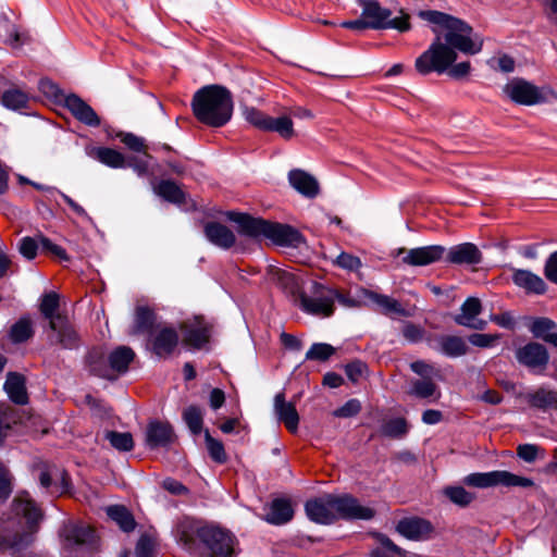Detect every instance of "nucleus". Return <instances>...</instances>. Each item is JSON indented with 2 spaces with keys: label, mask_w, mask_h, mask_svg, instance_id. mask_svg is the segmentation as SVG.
<instances>
[{
  "label": "nucleus",
  "mask_w": 557,
  "mask_h": 557,
  "mask_svg": "<svg viewBox=\"0 0 557 557\" xmlns=\"http://www.w3.org/2000/svg\"><path fill=\"white\" fill-rule=\"evenodd\" d=\"M539 447L533 444H522L517 448V455L527 462H533L537 457Z\"/></svg>",
  "instance_id": "338daca9"
},
{
  "label": "nucleus",
  "mask_w": 557,
  "mask_h": 557,
  "mask_svg": "<svg viewBox=\"0 0 557 557\" xmlns=\"http://www.w3.org/2000/svg\"><path fill=\"white\" fill-rule=\"evenodd\" d=\"M503 91L511 101L518 104L533 106L544 101L540 89L521 78H515L507 83Z\"/></svg>",
  "instance_id": "9b49d317"
},
{
  "label": "nucleus",
  "mask_w": 557,
  "mask_h": 557,
  "mask_svg": "<svg viewBox=\"0 0 557 557\" xmlns=\"http://www.w3.org/2000/svg\"><path fill=\"white\" fill-rule=\"evenodd\" d=\"M226 218L237 225L240 235L252 238L265 237L269 221L236 211L226 212Z\"/></svg>",
  "instance_id": "2eb2a0df"
},
{
  "label": "nucleus",
  "mask_w": 557,
  "mask_h": 557,
  "mask_svg": "<svg viewBox=\"0 0 557 557\" xmlns=\"http://www.w3.org/2000/svg\"><path fill=\"white\" fill-rule=\"evenodd\" d=\"M498 339V335L474 333L468 337V341L476 347H491Z\"/></svg>",
  "instance_id": "e2e57ef3"
},
{
  "label": "nucleus",
  "mask_w": 557,
  "mask_h": 557,
  "mask_svg": "<svg viewBox=\"0 0 557 557\" xmlns=\"http://www.w3.org/2000/svg\"><path fill=\"white\" fill-rule=\"evenodd\" d=\"M244 116L247 122L260 131H265L268 121L270 119V115L252 107L244 109Z\"/></svg>",
  "instance_id": "603ef678"
},
{
  "label": "nucleus",
  "mask_w": 557,
  "mask_h": 557,
  "mask_svg": "<svg viewBox=\"0 0 557 557\" xmlns=\"http://www.w3.org/2000/svg\"><path fill=\"white\" fill-rule=\"evenodd\" d=\"M396 530L404 537L411 541H428L435 534V528L432 522L420 517L399 520Z\"/></svg>",
  "instance_id": "ddd939ff"
},
{
  "label": "nucleus",
  "mask_w": 557,
  "mask_h": 557,
  "mask_svg": "<svg viewBox=\"0 0 557 557\" xmlns=\"http://www.w3.org/2000/svg\"><path fill=\"white\" fill-rule=\"evenodd\" d=\"M443 493L451 503L460 507L469 506L475 498L473 493L462 486H446Z\"/></svg>",
  "instance_id": "a18cd8bd"
},
{
  "label": "nucleus",
  "mask_w": 557,
  "mask_h": 557,
  "mask_svg": "<svg viewBox=\"0 0 557 557\" xmlns=\"http://www.w3.org/2000/svg\"><path fill=\"white\" fill-rule=\"evenodd\" d=\"M446 261L453 264L475 265L482 262V252L472 243H462L449 248Z\"/></svg>",
  "instance_id": "6ab92c4d"
},
{
  "label": "nucleus",
  "mask_w": 557,
  "mask_h": 557,
  "mask_svg": "<svg viewBox=\"0 0 557 557\" xmlns=\"http://www.w3.org/2000/svg\"><path fill=\"white\" fill-rule=\"evenodd\" d=\"M409 394L421 399L438 400L441 391L433 379H418L411 382Z\"/></svg>",
  "instance_id": "f704fd0d"
},
{
  "label": "nucleus",
  "mask_w": 557,
  "mask_h": 557,
  "mask_svg": "<svg viewBox=\"0 0 557 557\" xmlns=\"http://www.w3.org/2000/svg\"><path fill=\"white\" fill-rule=\"evenodd\" d=\"M136 557H154V543L148 535H141L135 548Z\"/></svg>",
  "instance_id": "bf43d9fd"
},
{
  "label": "nucleus",
  "mask_w": 557,
  "mask_h": 557,
  "mask_svg": "<svg viewBox=\"0 0 557 557\" xmlns=\"http://www.w3.org/2000/svg\"><path fill=\"white\" fill-rule=\"evenodd\" d=\"M62 535L70 545H90L95 542V530L83 524H67Z\"/></svg>",
  "instance_id": "c756f323"
},
{
  "label": "nucleus",
  "mask_w": 557,
  "mask_h": 557,
  "mask_svg": "<svg viewBox=\"0 0 557 557\" xmlns=\"http://www.w3.org/2000/svg\"><path fill=\"white\" fill-rule=\"evenodd\" d=\"M419 16L445 29V42L437 37L430 48L416 60V69L420 74L446 72L457 60L456 50L470 55L481 52L483 39L465 21L435 10L421 11Z\"/></svg>",
  "instance_id": "f257e3e1"
},
{
  "label": "nucleus",
  "mask_w": 557,
  "mask_h": 557,
  "mask_svg": "<svg viewBox=\"0 0 557 557\" xmlns=\"http://www.w3.org/2000/svg\"><path fill=\"white\" fill-rule=\"evenodd\" d=\"M11 408L4 404H0V444L4 441L8 431L11 428L9 411Z\"/></svg>",
  "instance_id": "774afa93"
},
{
  "label": "nucleus",
  "mask_w": 557,
  "mask_h": 557,
  "mask_svg": "<svg viewBox=\"0 0 557 557\" xmlns=\"http://www.w3.org/2000/svg\"><path fill=\"white\" fill-rule=\"evenodd\" d=\"M45 332L50 346H57L67 350H74L81 347V336L67 315L57 318L48 323Z\"/></svg>",
  "instance_id": "1a4fd4ad"
},
{
  "label": "nucleus",
  "mask_w": 557,
  "mask_h": 557,
  "mask_svg": "<svg viewBox=\"0 0 557 557\" xmlns=\"http://www.w3.org/2000/svg\"><path fill=\"white\" fill-rule=\"evenodd\" d=\"M511 280L516 286L528 294L543 295L547 290L545 281L529 270L512 269Z\"/></svg>",
  "instance_id": "412c9836"
},
{
  "label": "nucleus",
  "mask_w": 557,
  "mask_h": 557,
  "mask_svg": "<svg viewBox=\"0 0 557 557\" xmlns=\"http://www.w3.org/2000/svg\"><path fill=\"white\" fill-rule=\"evenodd\" d=\"M294 510L289 500L284 498L273 499L264 516V520L270 524L282 525L293 519Z\"/></svg>",
  "instance_id": "a878e982"
},
{
  "label": "nucleus",
  "mask_w": 557,
  "mask_h": 557,
  "mask_svg": "<svg viewBox=\"0 0 557 557\" xmlns=\"http://www.w3.org/2000/svg\"><path fill=\"white\" fill-rule=\"evenodd\" d=\"M86 153L88 157L101 162L102 164L109 168H126L125 157L115 149L108 147H87Z\"/></svg>",
  "instance_id": "bb28decb"
},
{
  "label": "nucleus",
  "mask_w": 557,
  "mask_h": 557,
  "mask_svg": "<svg viewBox=\"0 0 557 557\" xmlns=\"http://www.w3.org/2000/svg\"><path fill=\"white\" fill-rule=\"evenodd\" d=\"M519 364L525 367L535 374H543L549 361L546 347L537 342H529L515 351Z\"/></svg>",
  "instance_id": "9d476101"
},
{
  "label": "nucleus",
  "mask_w": 557,
  "mask_h": 557,
  "mask_svg": "<svg viewBox=\"0 0 557 557\" xmlns=\"http://www.w3.org/2000/svg\"><path fill=\"white\" fill-rule=\"evenodd\" d=\"M555 326V322L548 318H536L532 321L530 331L536 338L550 344V336H557V333L550 332Z\"/></svg>",
  "instance_id": "79ce46f5"
},
{
  "label": "nucleus",
  "mask_w": 557,
  "mask_h": 557,
  "mask_svg": "<svg viewBox=\"0 0 557 557\" xmlns=\"http://www.w3.org/2000/svg\"><path fill=\"white\" fill-rule=\"evenodd\" d=\"M121 141L131 150L136 152L145 151L146 145L141 137H138L132 133H125L120 135Z\"/></svg>",
  "instance_id": "052dcab7"
},
{
  "label": "nucleus",
  "mask_w": 557,
  "mask_h": 557,
  "mask_svg": "<svg viewBox=\"0 0 557 557\" xmlns=\"http://www.w3.org/2000/svg\"><path fill=\"white\" fill-rule=\"evenodd\" d=\"M446 252L444 246L431 245L412 249L400 248L398 256L405 253L403 262L412 267H424L441 260Z\"/></svg>",
  "instance_id": "4468645a"
},
{
  "label": "nucleus",
  "mask_w": 557,
  "mask_h": 557,
  "mask_svg": "<svg viewBox=\"0 0 557 557\" xmlns=\"http://www.w3.org/2000/svg\"><path fill=\"white\" fill-rule=\"evenodd\" d=\"M64 107L76 120L85 125L97 127L101 123L100 117L96 111L75 94L65 96Z\"/></svg>",
  "instance_id": "dca6fc26"
},
{
  "label": "nucleus",
  "mask_w": 557,
  "mask_h": 557,
  "mask_svg": "<svg viewBox=\"0 0 557 557\" xmlns=\"http://www.w3.org/2000/svg\"><path fill=\"white\" fill-rule=\"evenodd\" d=\"M191 109L197 121L207 126L219 128L232 119L233 97L224 86H203L194 94Z\"/></svg>",
  "instance_id": "20e7f679"
},
{
  "label": "nucleus",
  "mask_w": 557,
  "mask_h": 557,
  "mask_svg": "<svg viewBox=\"0 0 557 557\" xmlns=\"http://www.w3.org/2000/svg\"><path fill=\"white\" fill-rule=\"evenodd\" d=\"M180 540L188 550L195 549L197 542L203 544L209 557L236 556V539L230 532L219 528L200 527L191 534L183 531Z\"/></svg>",
  "instance_id": "39448f33"
},
{
  "label": "nucleus",
  "mask_w": 557,
  "mask_h": 557,
  "mask_svg": "<svg viewBox=\"0 0 557 557\" xmlns=\"http://www.w3.org/2000/svg\"><path fill=\"white\" fill-rule=\"evenodd\" d=\"M154 193L164 200L182 205L186 201V194L182 188L172 180H162L153 188Z\"/></svg>",
  "instance_id": "473e14b6"
},
{
  "label": "nucleus",
  "mask_w": 557,
  "mask_h": 557,
  "mask_svg": "<svg viewBox=\"0 0 557 557\" xmlns=\"http://www.w3.org/2000/svg\"><path fill=\"white\" fill-rule=\"evenodd\" d=\"M211 326L202 319L196 318L195 321L186 325L184 342L193 348H202L210 338Z\"/></svg>",
  "instance_id": "b1692460"
},
{
  "label": "nucleus",
  "mask_w": 557,
  "mask_h": 557,
  "mask_svg": "<svg viewBox=\"0 0 557 557\" xmlns=\"http://www.w3.org/2000/svg\"><path fill=\"white\" fill-rule=\"evenodd\" d=\"M401 333L408 343L416 344L423 339L425 331L421 325L405 321Z\"/></svg>",
  "instance_id": "864d4df0"
},
{
  "label": "nucleus",
  "mask_w": 557,
  "mask_h": 557,
  "mask_svg": "<svg viewBox=\"0 0 557 557\" xmlns=\"http://www.w3.org/2000/svg\"><path fill=\"white\" fill-rule=\"evenodd\" d=\"M362 9V16L368 22L370 29H397L407 32L410 29L409 15L401 12L400 16L392 18V11L383 8L377 0H358Z\"/></svg>",
  "instance_id": "423d86ee"
},
{
  "label": "nucleus",
  "mask_w": 557,
  "mask_h": 557,
  "mask_svg": "<svg viewBox=\"0 0 557 557\" xmlns=\"http://www.w3.org/2000/svg\"><path fill=\"white\" fill-rule=\"evenodd\" d=\"M440 351L450 358L461 357L467 354L466 341L456 335H443L437 338Z\"/></svg>",
  "instance_id": "72a5a7b5"
},
{
  "label": "nucleus",
  "mask_w": 557,
  "mask_h": 557,
  "mask_svg": "<svg viewBox=\"0 0 557 557\" xmlns=\"http://www.w3.org/2000/svg\"><path fill=\"white\" fill-rule=\"evenodd\" d=\"M135 352L132 348L120 346L114 349L109 356L110 373L117 374L125 373L128 370L129 363L134 360Z\"/></svg>",
  "instance_id": "2f4dec72"
},
{
  "label": "nucleus",
  "mask_w": 557,
  "mask_h": 557,
  "mask_svg": "<svg viewBox=\"0 0 557 557\" xmlns=\"http://www.w3.org/2000/svg\"><path fill=\"white\" fill-rule=\"evenodd\" d=\"M462 482L468 486L478 488H487L497 485L506 487H531L534 485L532 479L520 476L506 470L470 473L463 478Z\"/></svg>",
  "instance_id": "0eeeda50"
},
{
  "label": "nucleus",
  "mask_w": 557,
  "mask_h": 557,
  "mask_svg": "<svg viewBox=\"0 0 557 557\" xmlns=\"http://www.w3.org/2000/svg\"><path fill=\"white\" fill-rule=\"evenodd\" d=\"M44 513L26 491L20 492L11 504L10 517L0 521V548L20 549L29 544Z\"/></svg>",
  "instance_id": "f03ea898"
},
{
  "label": "nucleus",
  "mask_w": 557,
  "mask_h": 557,
  "mask_svg": "<svg viewBox=\"0 0 557 557\" xmlns=\"http://www.w3.org/2000/svg\"><path fill=\"white\" fill-rule=\"evenodd\" d=\"M367 299L372 304L376 305L380 309V312L384 315H410V313L403 307V305L397 299L391 296L379 294L375 292H368Z\"/></svg>",
  "instance_id": "c85d7f7f"
},
{
  "label": "nucleus",
  "mask_w": 557,
  "mask_h": 557,
  "mask_svg": "<svg viewBox=\"0 0 557 557\" xmlns=\"http://www.w3.org/2000/svg\"><path fill=\"white\" fill-rule=\"evenodd\" d=\"M270 278L286 292L295 293L297 282L294 274L278 268L270 270Z\"/></svg>",
  "instance_id": "de8ad7c7"
},
{
  "label": "nucleus",
  "mask_w": 557,
  "mask_h": 557,
  "mask_svg": "<svg viewBox=\"0 0 557 557\" xmlns=\"http://www.w3.org/2000/svg\"><path fill=\"white\" fill-rule=\"evenodd\" d=\"M3 388L9 398L16 405L28 403L25 377L17 372H9Z\"/></svg>",
  "instance_id": "cd10ccee"
},
{
  "label": "nucleus",
  "mask_w": 557,
  "mask_h": 557,
  "mask_svg": "<svg viewBox=\"0 0 557 557\" xmlns=\"http://www.w3.org/2000/svg\"><path fill=\"white\" fill-rule=\"evenodd\" d=\"M274 245L282 247L300 248L306 244L304 235L295 227L288 224L270 222L268 224L265 237Z\"/></svg>",
  "instance_id": "f8f14e48"
},
{
  "label": "nucleus",
  "mask_w": 557,
  "mask_h": 557,
  "mask_svg": "<svg viewBox=\"0 0 557 557\" xmlns=\"http://www.w3.org/2000/svg\"><path fill=\"white\" fill-rule=\"evenodd\" d=\"M175 440L172 425L159 420L150 421L146 429V444L149 448L166 447Z\"/></svg>",
  "instance_id": "f3484780"
},
{
  "label": "nucleus",
  "mask_w": 557,
  "mask_h": 557,
  "mask_svg": "<svg viewBox=\"0 0 557 557\" xmlns=\"http://www.w3.org/2000/svg\"><path fill=\"white\" fill-rule=\"evenodd\" d=\"M34 334L29 318H21L14 323L10 331V338L13 343L20 344L29 339Z\"/></svg>",
  "instance_id": "37998d69"
},
{
  "label": "nucleus",
  "mask_w": 557,
  "mask_h": 557,
  "mask_svg": "<svg viewBox=\"0 0 557 557\" xmlns=\"http://www.w3.org/2000/svg\"><path fill=\"white\" fill-rule=\"evenodd\" d=\"M361 410V404L358 399H349L342 407L334 411V416L338 418H350L358 414Z\"/></svg>",
  "instance_id": "13d9d810"
},
{
  "label": "nucleus",
  "mask_w": 557,
  "mask_h": 557,
  "mask_svg": "<svg viewBox=\"0 0 557 557\" xmlns=\"http://www.w3.org/2000/svg\"><path fill=\"white\" fill-rule=\"evenodd\" d=\"M545 277L557 285V250L548 256L544 264Z\"/></svg>",
  "instance_id": "0e129e2a"
},
{
  "label": "nucleus",
  "mask_w": 557,
  "mask_h": 557,
  "mask_svg": "<svg viewBox=\"0 0 557 557\" xmlns=\"http://www.w3.org/2000/svg\"><path fill=\"white\" fill-rule=\"evenodd\" d=\"M410 369L412 372L421 376V379H433L434 376H438V371L435 370L432 364L426 363L423 360L411 362Z\"/></svg>",
  "instance_id": "4d7b16f0"
},
{
  "label": "nucleus",
  "mask_w": 557,
  "mask_h": 557,
  "mask_svg": "<svg viewBox=\"0 0 557 557\" xmlns=\"http://www.w3.org/2000/svg\"><path fill=\"white\" fill-rule=\"evenodd\" d=\"M334 264L348 271H357L362 267L359 257L344 251L336 257Z\"/></svg>",
  "instance_id": "5fc2aeb1"
},
{
  "label": "nucleus",
  "mask_w": 557,
  "mask_h": 557,
  "mask_svg": "<svg viewBox=\"0 0 557 557\" xmlns=\"http://www.w3.org/2000/svg\"><path fill=\"white\" fill-rule=\"evenodd\" d=\"M335 348L326 343H314L306 352L307 360L326 361L334 355Z\"/></svg>",
  "instance_id": "3c124183"
},
{
  "label": "nucleus",
  "mask_w": 557,
  "mask_h": 557,
  "mask_svg": "<svg viewBox=\"0 0 557 557\" xmlns=\"http://www.w3.org/2000/svg\"><path fill=\"white\" fill-rule=\"evenodd\" d=\"M528 401L532 407L547 409L557 406V392L540 387L528 395Z\"/></svg>",
  "instance_id": "e433bc0d"
},
{
  "label": "nucleus",
  "mask_w": 557,
  "mask_h": 557,
  "mask_svg": "<svg viewBox=\"0 0 557 557\" xmlns=\"http://www.w3.org/2000/svg\"><path fill=\"white\" fill-rule=\"evenodd\" d=\"M288 182L293 188L307 198H314L319 194L317 180L304 170L295 169L289 171Z\"/></svg>",
  "instance_id": "393cba45"
},
{
  "label": "nucleus",
  "mask_w": 557,
  "mask_h": 557,
  "mask_svg": "<svg viewBox=\"0 0 557 557\" xmlns=\"http://www.w3.org/2000/svg\"><path fill=\"white\" fill-rule=\"evenodd\" d=\"M178 344V334L172 327L159 330L151 338V349L159 358L169 357Z\"/></svg>",
  "instance_id": "4be33fe9"
},
{
  "label": "nucleus",
  "mask_w": 557,
  "mask_h": 557,
  "mask_svg": "<svg viewBox=\"0 0 557 557\" xmlns=\"http://www.w3.org/2000/svg\"><path fill=\"white\" fill-rule=\"evenodd\" d=\"M308 518L320 524H331L337 519L370 520L375 511L372 508L361 506L351 495L324 494L309 499L305 504Z\"/></svg>",
  "instance_id": "7ed1b4c3"
},
{
  "label": "nucleus",
  "mask_w": 557,
  "mask_h": 557,
  "mask_svg": "<svg viewBox=\"0 0 557 557\" xmlns=\"http://www.w3.org/2000/svg\"><path fill=\"white\" fill-rule=\"evenodd\" d=\"M207 239L221 249H230L236 243L235 234L226 225L219 222H208L203 228Z\"/></svg>",
  "instance_id": "5701e85b"
},
{
  "label": "nucleus",
  "mask_w": 557,
  "mask_h": 557,
  "mask_svg": "<svg viewBox=\"0 0 557 557\" xmlns=\"http://www.w3.org/2000/svg\"><path fill=\"white\" fill-rule=\"evenodd\" d=\"M482 311V304L479 298L469 297L461 305L460 313L454 318V321L461 326L473 330H484L486 321L478 319Z\"/></svg>",
  "instance_id": "a211bd4d"
},
{
  "label": "nucleus",
  "mask_w": 557,
  "mask_h": 557,
  "mask_svg": "<svg viewBox=\"0 0 557 557\" xmlns=\"http://www.w3.org/2000/svg\"><path fill=\"white\" fill-rule=\"evenodd\" d=\"M183 419L185 423L187 424L189 431L194 435H198L202 431V424H203V414L201 409L198 406L191 405L188 406L183 411Z\"/></svg>",
  "instance_id": "c03bdc74"
},
{
  "label": "nucleus",
  "mask_w": 557,
  "mask_h": 557,
  "mask_svg": "<svg viewBox=\"0 0 557 557\" xmlns=\"http://www.w3.org/2000/svg\"><path fill=\"white\" fill-rule=\"evenodd\" d=\"M28 101V94L16 87L4 90L1 97V103L11 110L27 108Z\"/></svg>",
  "instance_id": "4c0bfd02"
},
{
  "label": "nucleus",
  "mask_w": 557,
  "mask_h": 557,
  "mask_svg": "<svg viewBox=\"0 0 557 557\" xmlns=\"http://www.w3.org/2000/svg\"><path fill=\"white\" fill-rule=\"evenodd\" d=\"M59 309V295L57 293L45 294L41 298L39 310L48 323L57 318H64L65 314L58 312Z\"/></svg>",
  "instance_id": "ea45409f"
},
{
  "label": "nucleus",
  "mask_w": 557,
  "mask_h": 557,
  "mask_svg": "<svg viewBox=\"0 0 557 557\" xmlns=\"http://www.w3.org/2000/svg\"><path fill=\"white\" fill-rule=\"evenodd\" d=\"M335 297V289L314 283L312 295L301 293L298 305L306 313L327 318L334 313Z\"/></svg>",
  "instance_id": "6e6552de"
},
{
  "label": "nucleus",
  "mask_w": 557,
  "mask_h": 557,
  "mask_svg": "<svg viewBox=\"0 0 557 557\" xmlns=\"http://www.w3.org/2000/svg\"><path fill=\"white\" fill-rule=\"evenodd\" d=\"M264 132H275L282 138L289 140L295 136L294 123L289 116H270Z\"/></svg>",
  "instance_id": "58836bf2"
},
{
  "label": "nucleus",
  "mask_w": 557,
  "mask_h": 557,
  "mask_svg": "<svg viewBox=\"0 0 557 557\" xmlns=\"http://www.w3.org/2000/svg\"><path fill=\"white\" fill-rule=\"evenodd\" d=\"M154 321L153 312L147 307H139L135 314L134 334L148 332L152 329Z\"/></svg>",
  "instance_id": "8fccbe9b"
},
{
  "label": "nucleus",
  "mask_w": 557,
  "mask_h": 557,
  "mask_svg": "<svg viewBox=\"0 0 557 557\" xmlns=\"http://www.w3.org/2000/svg\"><path fill=\"white\" fill-rule=\"evenodd\" d=\"M89 371L107 380H115L116 375L110 373L108 357H106L101 348H92L86 358Z\"/></svg>",
  "instance_id": "7c9ffc66"
},
{
  "label": "nucleus",
  "mask_w": 557,
  "mask_h": 557,
  "mask_svg": "<svg viewBox=\"0 0 557 557\" xmlns=\"http://www.w3.org/2000/svg\"><path fill=\"white\" fill-rule=\"evenodd\" d=\"M39 243L44 250L59 257L62 260L69 259L65 249H63L61 246L52 243L49 238H47L45 236H39Z\"/></svg>",
  "instance_id": "69168bd1"
},
{
  "label": "nucleus",
  "mask_w": 557,
  "mask_h": 557,
  "mask_svg": "<svg viewBox=\"0 0 557 557\" xmlns=\"http://www.w3.org/2000/svg\"><path fill=\"white\" fill-rule=\"evenodd\" d=\"M108 517L116 522L124 532H131L135 529L136 522L133 515L125 506L113 505L107 508Z\"/></svg>",
  "instance_id": "c9c22d12"
},
{
  "label": "nucleus",
  "mask_w": 557,
  "mask_h": 557,
  "mask_svg": "<svg viewBox=\"0 0 557 557\" xmlns=\"http://www.w3.org/2000/svg\"><path fill=\"white\" fill-rule=\"evenodd\" d=\"M11 480L9 470L0 465V500L7 499L12 493Z\"/></svg>",
  "instance_id": "680f3d73"
},
{
  "label": "nucleus",
  "mask_w": 557,
  "mask_h": 557,
  "mask_svg": "<svg viewBox=\"0 0 557 557\" xmlns=\"http://www.w3.org/2000/svg\"><path fill=\"white\" fill-rule=\"evenodd\" d=\"M273 408L277 420L282 422L289 432L295 433L299 424V414L295 404L286 401L285 394L282 392L275 395Z\"/></svg>",
  "instance_id": "aec40b11"
},
{
  "label": "nucleus",
  "mask_w": 557,
  "mask_h": 557,
  "mask_svg": "<svg viewBox=\"0 0 557 557\" xmlns=\"http://www.w3.org/2000/svg\"><path fill=\"white\" fill-rule=\"evenodd\" d=\"M18 251L27 260L35 259L38 251L37 240L29 236L23 237L18 243Z\"/></svg>",
  "instance_id": "6e6d98bb"
},
{
  "label": "nucleus",
  "mask_w": 557,
  "mask_h": 557,
  "mask_svg": "<svg viewBox=\"0 0 557 557\" xmlns=\"http://www.w3.org/2000/svg\"><path fill=\"white\" fill-rule=\"evenodd\" d=\"M106 438L112 447L120 451H129L134 447L133 436L129 432L108 431Z\"/></svg>",
  "instance_id": "09e8293b"
},
{
  "label": "nucleus",
  "mask_w": 557,
  "mask_h": 557,
  "mask_svg": "<svg viewBox=\"0 0 557 557\" xmlns=\"http://www.w3.org/2000/svg\"><path fill=\"white\" fill-rule=\"evenodd\" d=\"M409 431V424L405 418L389 419L381 428L382 435L391 438H400Z\"/></svg>",
  "instance_id": "a19ab883"
},
{
  "label": "nucleus",
  "mask_w": 557,
  "mask_h": 557,
  "mask_svg": "<svg viewBox=\"0 0 557 557\" xmlns=\"http://www.w3.org/2000/svg\"><path fill=\"white\" fill-rule=\"evenodd\" d=\"M205 441L211 459L220 465L225 463L227 461V455L225 453L223 443L212 437L208 430L205 431Z\"/></svg>",
  "instance_id": "49530a36"
}]
</instances>
